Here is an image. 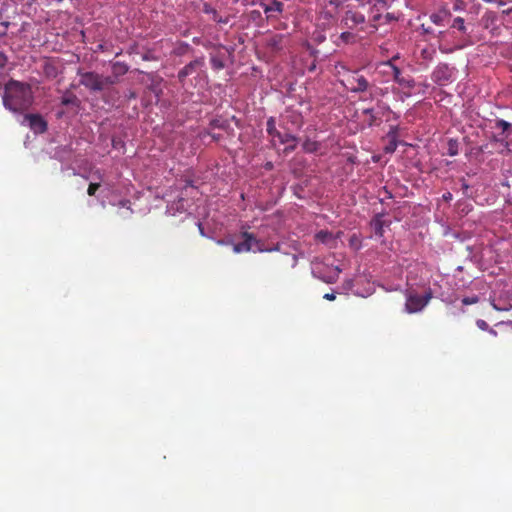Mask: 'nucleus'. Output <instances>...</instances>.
Instances as JSON below:
<instances>
[{"mask_svg":"<svg viewBox=\"0 0 512 512\" xmlns=\"http://www.w3.org/2000/svg\"><path fill=\"white\" fill-rule=\"evenodd\" d=\"M3 104L12 112H23L33 103V92L30 84L11 79L5 85Z\"/></svg>","mask_w":512,"mask_h":512,"instance_id":"1","label":"nucleus"},{"mask_svg":"<svg viewBox=\"0 0 512 512\" xmlns=\"http://www.w3.org/2000/svg\"><path fill=\"white\" fill-rule=\"evenodd\" d=\"M267 133L271 136L273 145H275V140L277 139L280 144H285L286 147L284 149L285 153H290L294 151L298 144V138L291 133H282L277 130L275 125V120L273 117H270L267 120Z\"/></svg>","mask_w":512,"mask_h":512,"instance_id":"2","label":"nucleus"},{"mask_svg":"<svg viewBox=\"0 0 512 512\" xmlns=\"http://www.w3.org/2000/svg\"><path fill=\"white\" fill-rule=\"evenodd\" d=\"M241 237L243 238V241L232 244L233 252L236 254L249 252L253 249V247H256L255 251H259V252H265V251L271 252V251L279 250L278 244L274 248L265 249L263 247L262 242L260 240L256 239V237L252 233H249L246 231L242 232Z\"/></svg>","mask_w":512,"mask_h":512,"instance_id":"3","label":"nucleus"},{"mask_svg":"<svg viewBox=\"0 0 512 512\" xmlns=\"http://www.w3.org/2000/svg\"><path fill=\"white\" fill-rule=\"evenodd\" d=\"M432 298L431 290L424 295H418L415 292H408L406 295L405 311L409 314L422 311Z\"/></svg>","mask_w":512,"mask_h":512,"instance_id":"4","label":"nucleus"},{"mask_svg":"<svg viewBox=\"0 0 512 512\" xmlns=\"http://www.w3.org/2000/svg\"><path fill=\"white\" fill-rule=\"evenodd\" d=\"M251 4L262 7L267 19L276 18L284 11V4L278 0H252Z\"/></svg>","mask_w":512,"mask_h":512,"instance_id":"5","label":"nucleus"},{"mask_svg":"<svg viewBox=\"0 0 512 512\" xmlns=\"http://www.w3.org/2000/svg\"><path fill=\"white\" fill-rule=\"evenodd\" d=\"M80 75V84L91 91H102V75L95 72H78Z\"/></svg>","mask_w":512,"mask_h":512,"instance_id":"6","label":"nucleus"},{"mask_svg":"<svg viewBox=\"0 0 512 512\" xmlns=\"http://www.w3.org/2000/svg\"><path fill=\"white\" fill-rule=\"evenodd\" d=\"M344 85L351 92L358 93L365 92L369 87V82L364 76L354 72L353 74L347 77Z\"/></svg>","mask_w":512,"mask_h":512,"instance_id":"7","label":"nucleus"},{"mask_svg":"<svg viewBox=\"0 0 512 512\" xmlns=\"http://www.w3.org/2000/svg\"><path fill=\"white\" fill-rule=\"evenodd\" d=\"M452 77L453 69L450 68L447 64L438 65L432 73L433 81L439 85L448 84L452 81Z\"/></svg>","mask_w":512,"mask_h":512,"instance_id":"8","label":"nucleus"},{"mask_svg":"<svg viewBox=\"0 0 512 512\" xmlns=\"http://www.w3.org/2000/svg\"><path fill=\"white\" fill-rule=\"evenodd\" d=\"M389 108L381 101L377 102V109L367 108L363 110V114L368 116V125H378L381 122V118Z\"/></svg>","mask_w":512,"mask_h":512,"instance_id":"9","label":"nucleus"},{"mask_svg":"<svg viewBox=\"0 0 512 512\" xmlns=\"http://www.w3.org/2000/svg\"><path fill=\"white\" fill-rule=\"evenodd\" d=\"M204 65H205V61H204L203 57L202 58H197V59L191 61L190 63H188L187 65H185L178 72V80H179V82L181 84H184L185 79H186L187 76L202 70Z\"/></svg>","mask_w":512,"mask_h":512,"instance_id":"10","label":"nucleus"},{"mask_svg":"<svg viewBox=\"0 0 512 512\" xmlns=\"http://www.w3.org/2000/svg\"><path fill=\"white\" fill-rule=\"evenodd\" d=\"M383 65L390 68L395 82L408 88L413 87V80L410 77H404L402 75L401 70L396 65L393 64V59L384 62Z\"/></svg>","mask_w":512,"mask_h":512,"instance_id":"11","label":"nucleus"},{"mask_svg":"<svg viewBox=\"0 0 512 512\" xmlns=\"http://www.w3.org/2000/svg\"><path fill=\"white\" fill-rule=\"evenodd\" d=\"M25 120L28 121L29 127L35 133H44L47 128V122L40 114H26Z\"/></svg>","mask_w":512,"mask_h":512,"instance_id":"12","label":"nucleus"},{"mask_svg":"<svg viewBox=\"0 0 512 512\" xmlns=\"http://www.w3.org/2000/svg\"><path fill=\"white\" fill-rule=\"evenodd\" d=\"M287 39L288 37L284 34H272L267 38V47L272 52L281 51L284 48Z\"/></svg>","mask_w":512,"mask_h":512,"instance_id":"13","label":"nucleus"},{"mask_svg":"<svg viewBox=\"0 0 512 512\" xmlns=\"http://www.w3.org/2000/svg\"><path fill=\"white\" fill-rule=\"evenodd\" d=\"M451 18V12L447 8H441L438 11L430 15V20L437 26H445L449 23Z\"/></svg>","mask_w":512,"mask_h":512,"instance_id":"14","label":"nucleus"},{"mask_svg":"<svg viewBox=\"0 0 512 512\" xmlns=\"http://www.w3.org/2000/svg\"><path fill=\"white\" fill-rule=\"evenodd\" d=\"M511 127H512L511 123H509L503 119L495 120L494 128L501 131L499 133V139H498L499 141H504V140L508 139L510 132H511Z\"/></svg>","mask_w":512,"mask_h":512,"instance_id":"15","label":"nucleus"},{"mask_svg":"<svg viewBox=\"0 0 512 512\" xmlns=\"http://www.w3.org/2000/svg\"><path fill=\"white\" fill-rule=\"evenodd\" d=\"M344 22H345L346 26L353 27V26L364 23L365 17L363 14H361L359 12L348 11L345 14Z\"/></svg>","mask_w":512,"mask_h":512,"instance_id":"16","label":"nucleus"},{"mask_svg":"<svg viewBox=\"0 0 512 512\" xmlns=\"http://www.w3.org/2000/svg\"><path fill=\"white\" fill-rule=\"evenodd\" d=\"M371 227L374 231V234L378 237H382L384 234V221L380 215H377L371 221Z\"/></svg>","mask_w":512,"mask_h":512,"instance_id":"17","label":"nucleus"},{"mask_svg":"<svg viewBox=\"0 0 512 512\" xmlns=\"http://www.w3.org/2000/svg\"><path fill=\"white\" fill-rule=\"evenodd\" d=\"M315 239L321 243L327 244L332 241L334 237L328 230H320L315 234Z\"/></svg>","mask_w":512,"mask_h":512,"instance_id":"18","label":"nucleus"},{"mask_svg":"<svg viewBox=\"0 0 512 512\" xmlns=\"http://www.w3.org/2000/svg\"><path fill=\"white\" fill-rule=\"evenodd\" d=\"M44 74L48 78H56L58 75V70L54 64L51 62H46L43 67Z\"/></svg>","mask_w":512,"mask_h":512,"instance_id":"19","label":"nucleus"},{"mask_svg":"<svg viewBox=\"0 0 512 512\" xmlns=\"http://www.w3.org/2000/svg\"><path fill=\"white\" fill-rule=\"evenodd\" d=\"M113 74L115 76L123 75L128 71L127 65L121 62H115L112 65Z\"/></svg>","mask_w":512,"mask_h":512,"instance_id":"20","label":"nucleus"},{"mask_svg":"<svg viewBox=\"0 0 512 512\" xmlns=\"http://www.w3.org/2000/svg\"><path fill=\"white\" fill-rule=\"evenodd\" d=\"M303 149L305 152L312 153L318 150L319 144L316 141H312L310 139H306L303 142Z\"/></svg>","mask_w":512,"mask_h":512,"instance_id":"21","label":"nucleus"},{"mask_svg":"<svg viewBox=\"0 0 512 512\" xmlns=\"http://www.w3.org/2000/svg\"><path fill=\"white\" fill-rule=\"evenodd\" d=\"M77 102H78V98L73 93H66L61 99V104L65 105V106L73 105V104H76Z\"/></svg>","mask_w":512,"mask_h":512,"instance_id":"22","label":"nucleus"},{"mask_svg":"<svg viewBox=\"0 0 512 512\" xmlns=\"http://www.w3.org/2000/svg\"><path fill=\"white\" fill-rule=\"evenodd\" d=\"M452 27L456 28L461 33H466V31H467V28L465 26V21L462 17H456L453 20Z\"/></svg>","mask_w":512,"mask_h":512,"instance_id":"23","label":"nucleus"},{"mask_svg":"<svg viewBox=\"0 0 512 512\" xmlns=\"http://www.w3.org/2000/svg\"><path fill=\"white\" fill-rule=\"evenodd\" d=\"M210 62H211L212 68L215 69V70H221L225 66L224 65V61L221 58L217 57V56L211 57Z\"/></svg>","mask_w":512,"mask_h":512,"instance_id":"24","label":"nucleus"},{"mask_svg":"<svg viewBox=\"0 0 512 512\" xmlns=\"http://www.w3.org/2000/svg\"><path fill=\"white\" fill-rule=\"evenodd\" d=\"M117 82V76H102V90L109 85H114Z\"/></svg>","mask_w":512,"mask_h":512,"instance_id":"25","label":"nucleus"},{"mask_svg":"<svg viewBox=\"0 0 512 512\" xmlns=\"http://www.w3.org/2000/svg\"><path fill=\"white\" fill-rule=\"evenodd\" d=\"M398 146L397 140H389V143L385 146L384 151L385 153H393Z\"/></svg>","mask_w":512,"mask_h":512,"instance_id":"26","label":"nucleus"},{"mask_svg":"<svg viewBox=\"0 0 512 512\" xmlns=\"http://www.w3.org/2000/svg\"><path fill=\"white\" fill-rule=\"evenodd\" d=\"M476 325L481 330H489L491 333L496 334V331L493 329H489V325L485 320L478 319L476 321Z\"/></svg>","mask_w":512,"mask_h":512,"instance_id":"27","label":"nucleus"},{"mask_svg":"<svg viewBox=\"0 0 512 512\" xmlns=\"http://www.w3.org/2000/svg\"><path fill=\"white\" fill-rule=\"evenodd\" d=\"M99 188H100V183L99 182L90 183L89 186H88V189H87V194L89 196H94Z\"/></svg>","mask_w":512,"mask_h":512,"instance_id":"28","label":"nucleus"},{"mask_svg":"<svg viewBox=\"0 0 512 512\" xmlns=\"http://www.w3.org/2000/svg\"><path fill=\"white\" fill-rule=\"evenodd\" d=\"M387 138L389 140H397L398 138V127L391 126L389 132L387 133Z\"/></svg>","mask_w":512,"mask_h":512,"instance_id":"29","label":"nucleus"},{"mask_svg":"<svg viewBox=\"0 0 512 512\" xmlns=\"http://www.w3.org/2000/svg\"><path fill=\"white\" fill-rule=\"evenodd\" d=\"M354 38H355V36H354L352 33H350V32H343V33H341V35H340V39H341L343 42H345V43H348V42L353 41V40H354Z\"/></svg>","mask_w":512,"mask_h":512,"instance_id":"30","label":"nucleus"},{"mask_svg":"<svg viewBox=\"0 0 512 512\" xmlns=\"http://www.w3.org/2000/svg\"><path fill=\"white\" fill-rule=\"evenodd\" d=\"M458 153V149H457V143L454 142V141H449V147H448V154L450 156H454Z\"/></svg>","mask_w":512,"mask_h":512,"instance_id":"31","label":"nucleus"},{"mask_svg":"<svg viewBox=\"0 0 512 512\" xmlns=\"http://www.w3.org/2000/svg\"><path fill=\"white\" fill-rule=\"evenodd\" d=\"M479 301V298L477 296H473V297H465L462 299V303L463 305H471V304H475Z\"/></svg>","mask_w":512,"mask_h":512,"instance_id":"32","label":"nucleus"},{"mask_svg":"<svg viewBox=\"0 0 512 512\" xmlns=\"http://www.w3.org/2000/svg\"><path fill=\"white\" fill-rule=\"evenodd\" d=\"M465 8V2L464 0H455L453 4V9L455 11H461Z\"/></svg>","mask_w":512,"mask_h":512,"instance_id":"33","label":"nucleus"},{"mask_svg":"<svg viewBox=\"0 0 512 512\" xmlns=\"http://www.w3.org/2000/svg\"><path fill=\"white\" fill-rule=\"evenodd\" d=\"M203 11L206 14H212L213 16H217V11L208 4H204Z\"/></svg>","mask_w":512,"mask_h":512,"instance_id":"34","label":"nucleus"},{"mask_svg":"<svg viewBox=\"0 0 512 512\" xmlns=\"http://www.w3.org/2000/svg\"><path fill=\"white\" fill-rule=\"evenodd\" d=\"M7 56L3 53V52H0V68H4L7 64Z\"/></svg>","mask_w":512,"mask_h":512,"instance_id":"35","label":"nucleus"},{"mask_svg":"<svg viewBox=\"0 0 512 512\" xmlns=\"http://www.w3.org/2000/svg\"><path fill=\"white\" fill-rule=\"evenodd\" d=\"M323 298L328 301H334L336 299L335 293H326Z\"/></svg>","mask_w":512,"mask_h":512,"instance_id":"36","label":"nucleus"},{"mask_svg":"<svg viewBox=\"0 0 512 512\" xmlns=\"http://www.w3.org/2000/svg\"><path fill=\"white\" fill-rule=\"evenodd\" d=\"M382 19V15L381 14H376L373 16V26L376 28L377 27V23Z\"/></svg>","mask_w":512,"mask_h":512,"instance_id":"37","label":"nucleus"},{"mask_svg":"<svg viewBox=\"0 0 512 512\" xmlns=\"http://www.w3.org/2000/svg\"><path fill=\"white\" fill-rule=\"evenodd\" d=\"M461 188L463 190V193L466 194L468 189H469V185L465 182L464 179H462V185H461Z\"/></svg>","mask_w":512,"mask_h":512,"instance_id":"38","label":"nucleus"},{"mask_svg":"<svg viewBox=\"0 0 512 512\" xmlns=\"http://www.w3.org/2000/svg\"><path fill=\"white\" fill-rule=\"evenodd\" d=\"M443 199H444L445 201H450V200H452V194H451L450 192H446V193H444V194H443Z\"/></svg>","mask_w":512,"mask_h":512,"instance_id":"39","label":"nucleus"},{"mask_svg":"<svg viewBox=\"0 0 512 512\" xmlns=\"http://www.w3.org/2000/svg\"><path fill=\"white\" fill-rule=\"evenodd\" d=\"M384 18H385V20H386V23H388V22H390V21H392V20H394V19H395V18H394V16H393L392 14H390V13H387V14L384 16Z\"/></svg>","mask_w":512,"mask_h":512,"instance_id":"40","label":"nucleus"},{"mask_svg":"<svg viewBox=\"0 0 512 512\" xmlns=\"http://www.w3.org/2000/svg\"><path fill=\"white\" fill-rule=\"evenodd\" d=\"M213 20L215 22H218V23H227L226 20H223L221 17H219L218 15L217 16H213Z\"/></svg>","mask_w":512,"mask_h":512,"instance_id":"41","label":"nucleus"},{"mask_svg":"<svg viewBox=\"0 0 512 512\" xmlns=\"http://www.w3.org/2000/svg\"><path fill=\"white\" fill-rule=\"evenodd\" d=\"M260 16H261V14H260V12H259V11H257V10H253V11H251V17H252L253 19H255V18H257V17H260Z\"/></svg>","mask_w":512,"mask_h":512,"instance_id":"42","label":"nucleus"},{"mask_svg":"<svg viewBox=\"0 0 512 512\" xmlns=\"http://www.w3.org/2000/svg\"><path fill=\"white\" fill-rule=\"evenodd\" d=\"M94 176H96L97 179L101 180L102 179V174L99 170H97L95 173H94Z\"/></svg>","mask_w":512,"mask_h":512,"instance_id":"43","label":"nucleus"},{"mask_svg":"<svg viewBox=\"0 0 512 512\" xmlns=\"http://www.w3.org/2000/svg\"><path fill=\"white\" fill-rule=\"evenodd\" d=\"M327 283H334L336 281V278L335 277H329L328 279L325 280Z\"/></svg>","mask_w":512,"mask_h":512,"instance_id":"44","label":"nucleus"},{"mask_svg":"<svg viewBox=\"0 0 512 512\" xmlns=\"http://www.w3.org/2000/svg\"><path fill=\"white\" fill-rule=\"evenodd\" d=\"M297 264V257L292 255V266L294 267Z\"/></svg>","mask_w":512,"mask_h":512,"instance_id":"45","label":"nucleus"},{"mask_svg":"<svg viewBox=\"0 0 512 512\" xmlns=\"http://www.w3.org/2000/svg\"><path fill=\"white\" fill-rule=\"evenodd\" d=\"M422 28L424 30L425 33H431L432 31L430 30V28H426L425 27V24H422Z\"/></svg>","mask_w":512,"mask_h":512,"instance_id":"46","label":"nucleus"},{"mask_svg":"<svg viewBox=\"0 0 512 512\" xmlns=\"http://www.w3.org/2000/svg\"><path fill=\"white\" fill-rule=\"evenodd\" d=\"M511 12H512V8H509V9H507V10H503V12H502V13H503V14H505V15H508V14H510Z\"/></svg>","mask_w":512,"mask_h":512,"instance_id":"47","label":"nucleus"},{"mask_svg":"<svg viewBox=\"0 0 512 512\" xmlns=\"http://www.w3.org/2000/svg\"><path fill=\"white\" fill-rule=\"evenodd\" d=\"M129 98H136V93L135 92H130Z\"/></svg>","mask_w":512,"mask_h":512,"instance_id":"48","label":"nucleus"},{"mask_svg":"<svg viewBox=\"0 0 512 512\" xmlns=\"http://www.w3.org/2000/svg\"><path fill=\"white\" fill-rule=\"evenodd\" d=\"M498 5H499V6H503V5H505V2H504V1H502V0H500V1H498Z\"/></svg>","mask_w":512,"mask_h":512,"instance_id":"49","label":"nucleus"},{"mask_svg":"<svg viewBox=\"0 0 512 512\" xmlns=\"http://www.w3.org/2000/svg\"><path fill=\"white\" fill-rule=\"evenodd\" d=\"M483 1H484V2H486V3H492V2H494L495 0H483Z\"/></svg>","mask_w":512,"mask_h":512,"instance_id":"50","label":"nucleus"},{"mask_svg":"<svg viewBox=\"0 0 512 512\" xmlns=\"http://www.w3.org/2000/svg\"><path fill=\"white\" fill-rule=\"evenodd\" d=\"M225 242L223 240H219L218 244H224Z\"/></svg>","mask_w":512,"mask_h":512,"instance_id":"51","label":"nucleus"},{"mask_svg":"<svg viewBox=\"0 0 512 512\" xmlns=\"http://www.w3.org/2000/svg\"><path fill=\"white\" fill-rule=\"evenodd\" d=\"M336 271H337V274L341 272V270L338 267H336Z\"/></svg>","mask_w":512,"mask_h":512,"instance_id":"52","label":"nucleus"},{"mask_svg":"<svg viewBox=\"0 0 512 512\" xmlns=\"http://www.w3.org/2000/svg\"><path fill=\"white\" fill-rule=\"evenodd\" d=\"M188 185H189V186H191V185H192V184H191V181H187V186H188Z\"/></svg>","mask_w":512,"mask_h":512,"instance_id":"53","label":"nucleus"}]
</instances>
